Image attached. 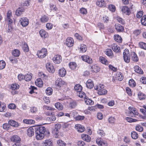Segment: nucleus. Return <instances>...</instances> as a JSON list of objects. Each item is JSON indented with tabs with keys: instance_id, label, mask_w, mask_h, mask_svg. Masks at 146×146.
<instances>
[{
	"instance_id": "1a4fd4ad",
	"label": "nucleus",
	"mask_w": 146,
	"mask_h": 146,
	"mask_svg": "<svg viewBox=\"0 0 146 146\" xmlns=\"http://www.w3.org/2000/svg\"><path fill=\"white\" fill-rule=\"evenodd\" d=\"M96 4L99 7H104L106 6V2L104 0H97Z\"/></svg>"
},
{
	"instance_id": "69168bd1",
	"label": "nucleus",
	"mask_w": 146,
	"mask_h": 146,
	"mask_svg": "<svg viewBox=\"0 0 146 146\" xmlns=\"http://www.w3.org/2000/svg\"><path fill=\"white\" fill-rule=\"evenodd\" d=\"M6 106L2 104L0 106V111L1 112H4L5 110Z\"/></svg>"
},
{
	"instance_id": "72a5a7b5",
	"label": "nucleus",
	"mask_w": 146,
	"mask_h": 146,
	"mask_svg": "<svg viewBox=\"0 0 146 146\" xmlns=\"http://www.w3.org/2000/svg\"><path fill=\"white\" fill-rule=\"evenodd\" d=\"M87 50L86 46L83 44H81L80 47V50L82 52H85Z\"/></svg>"
},
{
	"instance_id": "b1692460",
	"label": "nucleus",
	"mask_w": 146,
	"mask_h": 146,
	"mask_svg": "<svg viewBox=\"0 0 146 146\" xmlns=\"http://www.w3.org/2000/svg\"><path fill=\"white\" fill-rule=\"evenodd\" d=\"M49 19L48 17L46 15L42 16L40 19V21L42 23H44L47 22Z\"/></svg>"
},
{
	"instance_id": "e2e57ef3",
	"label": "nucleus",
	"mask_w": 146,
	"mask_h": 146,
	"mask_svg": "<svg viewBox=\"0 0 146 146\" xmlns=\"http://www.w3.org/2000/svg\"><path fill=\"white\" fill-rule=\"evenodd\" d=\"M106 54L108 56H111L112 54V51L110 49H108L106 51Z\"/></svg>"
},
{
	"instance_id": "f257e3e1",
	"label": "nucleus",
	"mask_w": 146,
	"mask_h": 146,
	"mask_svg": "<svg viewBox=\"0 0 146 146\" xmlns=\"http://www.w3.org/2000/svg\"><path fill=\"white\" fill-rule=\"evenodd\" d=\"M124 61L127 63L129 62L130 60V54L128 50L125 49L123 53Z\"/></svg>"
},
{
	"instance_id": "c85d7f7f",
	"label": "nucleus",
	"mask_w": 146,
	"mask_h": 146,
	"mask_svg": "<svg viewBox=\"0 0 146 146\" xmlns=\"http://www.w3.org/2000/svg\"><path fill=\"white\" fill-rule=\"evenodd\" d=\"M82 86L79 84H76L74 86V89L75 91L78 93L81 91L82 89Z\"/></svg>"
},
{
	"instance_id": "680f3d73",
	"label": "nucleus",
	"mask_w": 146,
	"mask_h": 146,
	"mask_svg": "<svg viewBox=\"0 0 146 146\" xmlns=\"http://www.w3.org/2000/svg\"><path fill=\"white\" fill-rule=\"evenodd\" d=\"M57 143L60 146H66V144L63 141L59 140L57 141Z\"/></svg>"
},
{
	"instance_id": "473e14b6",
	"label": "nucleus",
	"mask_w": 146,
	"mask_h": 146,
	"mask_svg": "<svg viewBox=\"0 0 146 146\" xmlns=\"http://www.w3.org/2000/svg\"><path fill=\"white\" fill-rule=\"evenodd\" d=\"M12 53L13 56H14L18 57L20 54V52L18 49H15L12 51Z\"/></svg>"
},
{
	"instance_id": "9d476101",
	"label": "nucleus",
	"mask_w": 146,
	"mask_h": 146,
	"mask_svg": "<svg viewBox=\"0 0 146 146\" xmlns=\"http://www.w3.org/2000/svg\"><path fill=\"white\" fill-rule=\"evenodd\" d=\"M131 59L135 62H137L139 60V58L136 53L134 52L131 53Z\"/></svg>"
},
{
	"instance_id": "6e6552de",
	"label": "nucleus",
	"mask_w": 146,
	"mask_h": 146,
	"mask_svg": "<svg viewBox=\"0 0 146 146\" xmlns=\"http://www.w3.org/2000/svg\"><path fill=\"white\" fill-rule=\"evenodd\" d=\"M46 131V128L43 126H40L37 128L35 131V133L44 134Z\"/></svg>"
},
{
	"instance_id": "f3484780",
	"label": "nucleus",
	"mask_w": 146,
	"mask_h": 146,
	"mask_svg": "<svg viewBox=\"0 0 146 146\" xmlns=\"http://www.w3.org/2000/svg\"><path fill=\"white\" fill-rule=\"evenodd\" d=\"M112 49L114 51L116 52H120V47L115 44H113L112 45Z\"/></svg>"
},
{
	"instance_id": "a211bd4d",
	"label": "nucleus",
	"mask_w": 146,
	"mask_h": 146,
	"mask_svg": "<svg viewBox=\"0 0 146 146\" xmlns=\"http://www.w3.org/2000/svg\"><path fill=\"white\" fill-rule=\"evenodd\" d=\"M8 123L10 126L14 127H17L19 126V124L18 122L14 120H10L8 121Z\"/></svg>"
},
{
	"instance_id": "37998d69",
	"label": "nucleus",
	"mask_w": 146,
	"mask_h": 146,
	"mask_svg": "<svg viewBox=\"0 0 146 146\" xmlns=\"http://www.w3.org/2000/svg\"><path fill=\"white\" fill-rule=\"evenodd\" d=\"M9 60L11 63L13 64H17L18 62L17 59L13 57H11L9 58Z\"/></svg>"
},
{
	"instance_id": "aec40b11",
	"label": "nucleus",
	"mask_w": 146,
	"mask_h": 146,
	"mask_svg": "<svg viewBox=\"0 0 146 146\" xmlns=\"http://www.w3.org/2000/svg\"><path fill=\"white\" fill-rule=\"evenodd\" d=\"M25 10V9L22 7L18 8L16 11V15L17 16H20L22 13Z\"/></svg>"
},
{
	"instance_id": "4be33fe9",
	"label": "nucleus",
	"mask_w": 146,
	"mask_h": 146,
	"mask_svg": "<svg viewBox=\"0 0 146 146\" xmlns=\"http://www.w3.org/2000/svg\"><path fill=\"white\" fill-rule=\"evenodd\" d=\"M96 142L99 146H107V143L106 142L102 141L98 139H96Z\"/></svg>"
},
{
	"instance_id": "8fccbe9b",
	"label": "nucleus",
	"mask_w": 146,
	"mask_h": 146,
	"mask_svg": "<svg viewBox=\"0 0 146 146\" xmlns=\"http://www.w3.org/2000/svg\"><path fill=\"white\" fill-rule=\"evenodd\" d=\"M139 46L141 48L146 50V43L143 42H140L139 43Z\"/></svg>"
},
{
	"instance_id": "ddd939ff",
	"label": "nucleus",
	"mask_w": 146,
	"mask_h": 146,
	"mask_svg": "<svg viewBox=\"0 0 146 146\" xmlns=\"http://www.w3.org/2000/svg\"><path fill=\"white\" fill-rule=\"evenodd\" d=\"M75 128L77 129V131L80 133L83 132L85 129L84 127L79 124L76 125H75Z\"/></svg>"
},
{
	"instance_id": "393cba45",
	"label": "nucleus",
	"mask_w": 146,
	"mask_h": 146,
	"mask_svg": "<svg viewBox=\"0 0 146 146\" xmlns=\"http://www.w3.org/2000/svg\"><path fill=\"white\" fill-rule=\"evenodd\" d=\"M65 82L61 79L57 80L56 82V85L58 86H61L65 84Z\"/></svg>"
},
{
	"instance_id": "412c9836",
	"label": "nucleus",
	"mask_w": 146,
	"mask_h": 146,
	"mask_svg": "<svg viewBox=\"0 0 146 146\" xmlns=\"http://www.w3.org/2000/svg\"><path fill=\"white\" fill-rule=\"evenodd\" d=\"M39 34L43 38H45L48 36V33L44 30H41L39 31Z\"/></svg>"
},
{
	"instance_id": "0e129e2a",
	"label": "nucleus",
	"mask_w": 146,
	"mask_h": 146,
	"mask_svg": "<svg viewBox=\"0 0 146 146\" xmlns=\"http://www.w3.org/2000/svg\"><path fill=\"white\" fill-rule=\"evenodd\" d=\"M3 128L4 129L8 130L10 128V126L9 123H5L3 124Z\"/></svg>"
},
{
	"instance_id": "052dcab7",
	"label": "nucleus",
	"mask_w": 146,
	"mask_h": 146,
	"mask_svg": "<svg viewBox=\"0 0 146 146\" xmlns=\"http://www.w3.org/2000/svg\"><path fill=\"white\" fill-rule=\"evenodd\" d=\"M43 109L44 110H55V108H52L46 106H43Z\"/></svg>"
},
{
	"instance_id": "e433bc0d",
	"label": "nucleus",
	"mask_w": 146,
	"mask_h": 146,
	"mask_svg": "<svg viewBox=\"0 0 146 146\" xmlns=\"http://www.w3.org/2000/svg\"><path fill=\"white\" fill-rule=\"evenodd\" d=\"M104 86L103 84H100L98 85L95 86V89L99 91L100 90L104 88Z\"/></svg>"
},
{
	"instance_id": "c9c22d12",
	"label": "nucleus",
	"mask_w": 146,
	"mask_h": 146,
	"mask_svg": "<svg viewBox=\"0 0 146 146\" xmlns=\"http://www.w3.org/2000/svg\"><path fill=\"white\" fill-rule=\"evenodd\" d=\"M114 38L115 41L118 42H122V39L121 37L118 35H116L114 37Z\"/></svg>"
},
{
	"instance_id": "ea45409f",
	"label": "nucleus",
	"mask_w": 146,
	"mask_h": 146,
	"mask_svg": "<svg viewBox=\"0 0 146 146\" xmlns=\"http://www.w3.org/2000/svg\"><path fill=\"white\" fill-rule=\"evenodd\" d=\"M131 135L132 138L134 139H137L138 137L137 133L135 131H133L131 132Z\"/></svg>"
},
{
	"instance_id": "bb28decb",
	"label": "nucleus",
	"mask_w": 146,
	"mask_h": 146,
	"mask_svg": "<svg viewBox=\"0 0 146 146\" xmlns=\"http://www.w3.org/2000/svg\"><path fill=\"white\" fill-rule=\"evenodd\" d=\"M66 71L64 68H62L59 70V73L61 77L64 76L66 75Z\"/></svg>"
},
{
	"instance_id": "864d4df0",
	"label": "nucleus",
	"mask_w": 146,
	"mask_h": 146,
	"mask_svg": "<svg viewBox=\"0 0 146 146\" xmlns=\"http://www.w3.org/2000/svg\"><path fill=\"white\" fill-rule=\"evenodd\" d=\"M69 65V67L72 69H74L76 66V63L74 62H70Z\"/></svg>"
},
{
	"instance_id": "f03ea898",
	"label": "nucleus",
	"mask_w": 146,
	"mask_h": 146,
	"mask_svg": "<svg viewBox=\"0 0 146 146\" xmlns=\"http://www.w3.org/2000/svg\"><path fill=\"white\" fill-rule=\"evenodd\" d=\"M11 140L12 141L15 143L13 145V146H20V138L17 135H15L13 136L11 138Z\"/></svg>"
},
{
	"instance_id": "3c124183",
	"label": "nucleus",
	"mask_w": 146,
	"mask_h": 146,
	"mask_svg": "<svg viewBox=\"0 0 146 146\" xmlns=\"http://www.w3.org/2000/svg\"><path fill=\"white\" fill-rule=\"evenodd\" d=\"M116 20L118 22L122 24H124L125 23L124 20L119 16H117L116 18Z\"/></svg>"
},
{
	"instance_id": "4c0bfd02",
	"label": "nucleus",
	"mask_w": 146,
	"mask_h": 146,
	"mask_svg": "<svg viewBox=\"0 0 146 146\" xmlns=\"http://www.w3.org/2000/svg\"><path fill=\"white\" fill-rule=\"evenodd\" d=\"M85 103L88 105H92L94 104V102L90 99H87L85 98L84 99Z\"/></svg>"
},
{
	"instance_id": "f8f14e48",
	"label": "nucleus",
	"mask_w": 146,
	"mask_h": 146,
	"mask_svg": "<svg viewBox=\"0 0 146 146\" xmlns=\"http://www.w3.org/2000/svg\"><path fill=\"white\" fill-rule=\"evenodd\" d=\"M121 11L123 13L127 15H129L131 13L129 8L126 6H123L121 9Z\"/></svg>"
},
{
	"instance_id": "49530a36",
	"label": "nucleus",
	"mask_w": 146,
	"mask_h": 146,
	"mask_svg": "<svg viewBox=\"0 0 146 146\" xmlns=\"http://www.w3.org/2000/svg\"><path fill=\"white\" fill-rule=\"evenodd\" d=\"M116 75V78L118 81H121L123 79V76L122 74H121L120 73H117Z\"/></svg>"
},
{
	"instance_id": "2eb2a0df",
	"label": "nucleus",
	"mask_w": 146,
	"mask_h": 146,
	"mask_svg": "<svg viewBox=\"0 0 146 146\" xmlns=\"http://www.w3.org/2000/svg\"><path fill=\"white\" fill-rule=\"evenodd\" d=\"M81 137L84 140L87 142H90L91 141V137L88 135L83 134L81 135Z\"/></svg>"
},
{
	"instance_id": "cd10ccee",
	"label": "nucleus",
	"mask_w": 146,
	"mask_h": 146,
	"mask_svg": "<svg viewBox=\"0 0 146 146\" xmlns=\"http://www.w3.org/2000/svg\"><path fill=\"white\" fill-rule=\"evenodd\" d=\"M134 69L135 71L137 73L140 74H142L143 73L142 70L139 66H135L134 67Z\"/></svg>"
},
{
	"instance_id": "f704fd0d",
	"label": "nucleus",
	"mask_w": 146,
	"mask_h": 146,
	"mask_svg": "<svg viewBox=\"0 0 146 146\" xmlns=\"http://www.w3.org/2000/svg\"><path fill=\"white\" fill-rule=\"evenodd\" d=\"M24 123L29 124H33L35 122V121L32 119H25L23 120Z\"/></svg>"
},
{
	"instance_id": "a878e982",
	"label": "nucleus",
	"mask_w": 146,
	"mask_h": 146,
	"mask_svg": "<svg viewBox=\"0 0 146 146\" xmlns=\"http://www.w3.org/2000/svg\"><path fill=\"white\" fill-rule=\"evenodd\" d=\"M35 83L37 86L42 87L43 86V82L40 78H38L35 82Z\"/></svg>"
},
{
	"instance_id": "79ce46f5",
	"label": "nucleus",
	"mask_w": 146,
	"mask_h": 146,
	"mask_svg": "<svg viewBox=\"0 0 146 146\" xmlns=\"http://www.w3.org/2000/svg\"><path fill=\"white\" fill-rule=\"evenodd\" d=\"M23 50L25 52H27L29 51V48L28 45L25 42L23 46Z\"/></svg>"
},
{
	"instance_id": "6ab92c4d",
	"label": "nucleus",
	"mask_w": 146,
	"mask_h": 146,
	"mask_svg": "<svg viewBox=\"0 0 146 146\" xmlns=\"http://www.w3.org/2000/svg\"><path fill=\"white\" fill-rule=\"evenodd\" d=\"M86 85L88 88L91 89L94 86L93 82L91 79H89L86 82Z\"/></svg>"
},
{
	"instance_id": "de8ad7c7",
	"label": "nucleus",
	"mask_w": 146,
	"mask_h": 146,
	"mask_svg": "<svg viewBox=\"0 0 146 146\" xmlns=\"http://www.w3.org/2000/svg\"><path fill=\"white\" fill-rule=\"evenodd\" d=\"M138 96L140 100L144 99L146 98L145 95L140 92L138 93Z\"/></svg>"
},
{
	"instance_id": "9b49d317",
	"label": "nucleus",
	"mask_w": 146,
	"mask_h": 146,
	"mask_svg": "<svg viewBox=\"0 0 146 146\" xmlns=\"http://www.w3.org/2000/svg\"><path fill=\"white\" fill-rule=\"evenodd\" d=\"M61 60V56L58 55L55 56L53 58V61L56 64L60 63Z\"/></svg>"
},
{
	"instance_id": "4d7b16f0",
	"label": "nucleus",
	"mask_w": 146,
	"mask_h": 146,
	"mask_svg": "<svg viewBox=\"0 0 146 146\" xmlns=\"http://www.w3.org/2000/svg\"><path fill=\"white\" fill-rule=\"evenodd\" d=\"M136 130L139 132H142L143 130V127L139 125H137L135 127Z\"/></svg>"
},
{
	"instance_id": "a18cd8bd",
	"label": "nucleus",
	"mask_w": 146,
	"mask_h": 146,
	"mask_svg": "<svg viewBox=\"0 0 146 146\" xmlns=\"http://www.w3.org/2000/svg\"><path fill=\"white\" fill-rule=\"evenodd\" d=\"M11 88L12 90H15L19 89V86L17 84H13L11 85Z\"/></svg>"
},
{
	"instance_id": "7ed1b4c3",
	"label": "nucleus",
	"mask_w": 146,
	"mask_h": 146,
	"mask_svg": "<svg viewBox=\"0 0 146 146\" xmlns=\"http://www.w3.org/2000/svg\"><path fill=\"white\" fill-rule=\"evenodd\" d=\"M47 54V50L45 48H42L40 50L38 51L37 55L39 58H43Z\"/></svg>"
},
{
	"instance_id": "5fc2aeb1",
	"label": "nucleus",
	"mask_w": 146,
	"mask_h": 146,
	"mask_svg": "<svg viewBox=\"0 0 146 146\" xmlns=\"http://www.w3.org/2000/svg\"><path fill=\"white\" fill-rule=\"evenodd\" d=\"M5 63L3 60L0 61V69H2L5 68Z\"/></svg>"
},
{
	"instance_id": "13d9d810",
	"label": "nucleus",
	"mask_w": 146,
	"mask_h": 146,
	"mask_svg": "<svg viewBox=\"0 0 146 146\" xmlns=\"http://www.w3.org/2000/svg\"><path fill=\"white\" fill-rule=\"evenodd\" d=\"M129 84L131 86H135L136 83L132 79L130 80L129 81Z\"/></svg>"
},
{
	"instance_id": "774afa93",
	"label": "nucleus",
	"mask_w": 146,
	"mask_h": 146,
	"mask_svg": "<svg viewBox=\"0 0 146 146\" xmlns=\"http://www.w3.org/2000/svg\"><path fill=\"white\" fill-rule=\"evenodd\" d=\"M140 81L141 83L143 84H146V77H142L140 79Z\"/></svg>"
},
{
	"instance_id": "4468645a",
	"label": "nucleus",
	"mask_w": 146,
	"mask_h": 146,
	"mask_svg": "<svg viewBox=\"0 0 146 146\" xmlns=\"http://www.w3.org/2000/svg\"><path fill=\"white\" fill-rule=\"evenodd\" d=\"M78 101L75 100H72L69 103V107L72 109L74 108L77 106Z\"/></svg>"
},
{
	"instance_id": "6e6d98bb",
	"label": "nucleus",
	"mask_w": 146,
	"mask_h": 146,
	"mask_svg": "<svg viewBox=\"0 0 146 146\" xmlns=\"http://www.w3.org/2000/svg\"><path fill=\"white\" fill-rule=\"evenodd\" d=\"M108 8L110 11L113 12L115 11V7L114 5L112 4L109 5Z\"/></svg>"
},
{
	"instance_id": "09e8293b",
	"label": "nucleus",
	"mask_w": 146,
	"mask_h": 146,
	"mask_svg": "<svg viewBox=\"0 0 146 146\" xmlns=\"http://www.w3.org/2000/svg\"><path fill=\"white\" fill-rule=\"evenodd\" d=\"M141 22L142 25H146V15H144L142 17Z\"/></svg>"
},
{
	"instance_id": "603ef678",
	"label": "nucleus",
	"mask_w": 146,
	"mask_h": 146,
	"mask_svg": "<svg viewBox=\"0 0 146 146\" xmlns=\"http://www.w3.org/2000/svg\"><path fill=\"white\" fill-rule=\"evenodd\" d=\"M107 91L105 89H102L98 92V94L100 95H104L107 93Z\"/></svg>"
},
{
	"instance_id": "dca6fc26",
	"label": "nucleus",
	"mask_w": 146,
	"mask_h": 146,
	"mask_svg": "<svg viewBox=\"0 0 146 146\" xmlns=\"http://www.w3.org/2000/svg\"><path fill=\"white\" fill-rule=\"evenodd\" d=\"M115 29L118 32H122L124 30V27L119 24H115Z\"/></svg>"
},
{
	"instance_id": "39448f33",
	"label": "nucleus",
	"mask_w": 146,
	"mask_h": 146,
	"mask_svg": "<svg viewBox=\"0 0 146 146\" xmlns=\"http://www.w3.org/2000/svg\"><path fill=\"white\" fill-rule=\"evenodd\" d=\"M46 67L47 70L50 73H53L55 71V70L52 65L50 62L46 64Z\"/></svg>"
},
{
	"instance_id": "a19ab883",
	"label": "nucleus",
	"mask_w": 146,
	"mask_h": 146,
	"mask_svg": "<svg viewBox=\"0 0 146 146\" xmlns=\"http://www.w3.org/2000/svg\"><path fill=\"white\" fill-rule=\"evenodd\" d=\"M55 107L59 110H62L63 109V107L62 104L59 103L57 102L55 104Z\"/></svg>"
},
{
	"instance_id": "20e7f679",
	"label": "nucleus",
	"mask_w": 146,
	"mask_h": 146,
	"mask_svg": "<svg viewBox=\"0 0 146 146\" xmlns=\"http://www.w3.org/2000/svg\"><path fill=\"white\" fill-rule=\"evenodd\" d=\"M21 25L24 27L27 26L29 23V20L26 17H23L20 19Z\"/></svg>"
},
{
	"instance_id": "0eeeda50",
	"label": "nucleus",
	"mask_w": 146,
	"mask_h": 146,
	"mask_svg": "<svg viewBox=\"0 0 146 146\" xmlns=\"http://www.w3.org/2000/svg\"><path fill=\"white\" fill-rule=\"evenodd\" d=\"M82 58L83 61L89 64H91L92 62V59L89 56L87 55L82 56Z\"/></svg>"
},
{
	"instance_id": "338daca9",
	"label": "nucleus",
	"mask_w": 146,
	"mask_h": 146,
	"mask_svg": "<svg viewBox=\"0 0 146 146\" xmlns=\"http://www.w3.org/2000/svg\"><path fill=\"white\" fill-rule=\"evenodd\" d=\"M52 142L49 140L45 141L44 144L46 146H50L52 145Z\"/></svg>"
},
{
	"instance_id": "58836bf2",
	"label": "nucleus",
	"mask_w": 146,
	"mask_h": 146,
	"mask_svg": "<svg viewBox=\"0 0 146 146\" xmlns=\"http://www.w3.org/2000/svg\"><path fill=\"white\" fill-rule=\"evenodd\" d=\"M138 114V113L137 111L134 109V110L133 111H129V115L132 117H135V115H137Z\"/></svg>"
},
{
	"instance_id": "423d86ee",
	"label": "nucleus",
	"mask_w": 146,
	"mask_h": 146,
	"mask_svg": "<svg viewBox=\"0 0 146 146\" xmlns=\"http://www.w3.org/2000/svg\"><path fill=\"white\" fill-rule=\"evenodd\" d=\"M74 42L73 39L70 37L67 38L66 42L67 46L68 47L72 46L73 45Z\"/></svg>"
},
{
	"instance_id": "7c9ffc66",
	"label": "nucleus",
	"mask_w": 146,
	"mask_h": 146,
	"mask_svg": "<svg viewBox=\"0 0 146 146\" xmlns=\"http://www.w3.org/2000/svg\"><path fill=\"white\" fill-rule=\"evenodd\" d=\"M35 133L36 134V138L37 140H41L44 138V134H42L40 133Z\"/></svg>"
},
{
	"instance_id": "5701e85b",
	"label": "nucleus",
	"mask_w": 146,
	"mask_h": 146,
	"mask_svg": "<svg viewBox=\"0 0 146 146\" xmlns=\"http://www.w3.org/2000/svg\"><path fill=\"white\" fill-rule=\"evenodd\" d=\"M27 135L29 137H31L34 134V129L30 127L27 129Z\"/></svg>"
},
{
	"instance_id": "bf43d9fd",
	"label": "nucleus",
	"mask_w": 146,
	"mask_h": 146,
	"mask_svg": "<svg viewBox=\"0 0 146 146\" xmlns=\"http://www.w3.org/2000/svg\"><path fill=\"white\" fill-rule=\"evenodd\" d=\"M77 94L78 96L81 98H83L84 96V99L86 98L85 93L84 92L82 91L78 93Z\"/></svg>"
},
{
	"instance_id": "c756f323",
	"label": "nucleus",
	"mask_w": 146,
	"mask_h": 146,
	"mask_svg": "<svg viewBox=\"0 0 146 146\" xmlns=\"http://www.w3.org/2000/svg\"><path fill=\"white\" fill-rule=\"evenodd\" d=\"M32 74L31 73L29 74H27L24 76L25 80L27 81H29L31 80L32 78Z\"/></svg>"
},
{
	"instance_id": "c03bdc74",
	"label": "nucleus",
	"mask_w": 146,
	"mask_h": 146,
	"mask_svg": "<svg viewBox=\"0 0 146 146\" xmlns=\"http://www.w3.org/2000/svg\"><path fill=\"white\" fill-rule=\"evenodd\" d=\"M52 89L51 88L48 87L46 90V93L48 95H50L52 94Z\"/></svg>"
},
{
	"instance_id": "2f4dec72",
	"label": "nucleus",
	"mask_w": 146,
	"mask_h": 146,
	"mask_svg": "<svg viewBox=\"0 0 146 146\" xmlns=\"http://www.w3.org/2000/svg\"><path fill=\"white\" fill-rule=\"evenodd\" d=\"M100 61L102 63L106 65H108V63L107 60L104 57L101 56L99 58Z\"/></svg>"
}]
</instances>
